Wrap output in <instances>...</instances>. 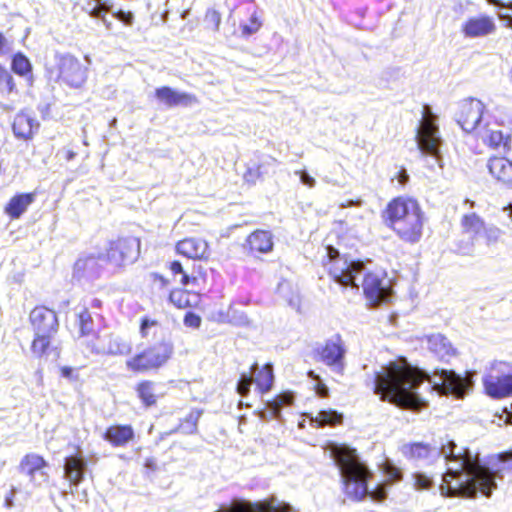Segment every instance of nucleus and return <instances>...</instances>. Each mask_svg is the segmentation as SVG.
Here are the masks:
<instances>
[{
	"mask_svg": "<svg viewBox=\"0 0 512 512\" xmlns=\"http://www.w3.org/2000/svg\"><path fill=\"white\" fill-rule=\"evenodd\" d=\"M16 488L15 487H12L11 490L9 491V493H7L6 497H5V503L7 506H12L13 505V501H14V497L16 495Z\"/></svg>",
	"mask_w": 512,
	"mask_h": 512,
	"instance_id": "5fc2aeb1",
	"label": "nucleus"
},
{
	"mask_svg": "<svg viewBox=\"0 0 512 512\" xmlns=\"http://www.w3.org/2000/svg\"><path fill=\"white\" fill-rule=\"evenodd\" d=\"M112 3L103 0H92L88 3V9L93 17L100 18L109 29L111 23L107 20L105 13L111 11Z\"/></svg>",
	"mask_w": 512,
	"mask_h": 512,
	"instance_id": "72a5a7b5",
	"label": "nucleus"
},
{
	"mask_svg": "<svg viewBox=\"0 0 512 512\" xmlns=\"http://www.w3.org/2000/svg\"><path fill=\"white\" fill-rule=\"evenodd\" d=\"M262 26V22L256 12H253L249 18L248 23L242 24L241 34L243 37H248L255 34Z\"/></svg>",
	"mask_w": 512,
	"mask_h": 512,
	"instance_id": "4c0bfd02",
	"label": "nucleus"
},
{
	"mask_svg": "<svg viewBox=\"0 0 512 512\" xmlns=\"http://www.w3.org/2000/svg\"><path fill=\"white\" fill-rule=\"evenodd\" d=\"M58 79L71 88H81L87 81L88 67L73 55L57 56Z\"/></svg>",
	"mask_w": 512,
	"mask_h": 512,
	"instance_id": "1a4fd4ad",
	"label": "nucleus"
},
{
	"mask_svg": "<svg viewBox=\"0 0 512 512\" xmlns=\"http://www.w3.org/2000/svg\"><path fill=\"white\" fill-rule=\"evenodd\" d=\"M12 70L16 74L24 76L31 71V63L23 54L18 53L13 57Z\"/></svg>",
	"mask_w": 512,
	"mask_h": 512,
	"instance_id": "e433bc0d",
	"label": "nucleus"
},
{
	"mask_svg": "<svg viewBox=\"0 0 512 512\" xmlns=\"http://www.w3.org/2000/svg\"><path fill=\"white\" fill-rule=\"evenodd\" d=\"M140 332L142 337H158L159 341L129 357L125 361V366L133 374L158 371L172 359L173 343L165 337L164 330L158 322H141Z\"/></svg>",
	"mask_w": 512,
	"mask_h": 512,
	"instance_id": "20e7f679",
	"label": "nucleus"
},
{
	"mask_svg": "<svg viewBox=\"0 0 512 512\" xmlns=\"http://www.w3.org/2000/svg\"><path fill=\"white\" fill-rule=\"evenodd\" d=\"M29 320H57V317L54 310L38 306L31 311Z\"/></svg>",
	"mask_w": 512,
	"mask_h": 512,
	"instance_id": "ea45409f",
	"label": "nucleus"
},
{
	"mask_svg": "<svg viewBox=\"0 0 512 512\" xmlns=\"http://www.w3.org/2000/svg\"><path fill=\"white\" fill-rule=\"evenodd\" d=\"M201 415V409H191L185 417L180 419L176 430L183 434H195L198 429V421Z\"/></svg>",
	"mask_w": 512,
	"mask_h": 512,
	"instance_id": "473e14b6",
	"label": "nucleus"
},
{
	"mask_svg": "<svg viewBox=\"0 0 512 512\" xmlns=\"http://www.w3.org/2000/svg\"><path fill=\"white\" fill-rule=\"evenodd\" d=\"M488 144L494 148L502 149L503 152L512 151V134L503 130H491L486 136Z\"/></svg>",
	"mask_w": 512,
	"mask_h": 512,
	"instance_id": "7c9ffc66",
	"label": "nucleus"
},
{
	"mask_svg": "<svg viewBox=\"0 0 512 512\" xmlns=\"http://www.w3.org/2000/svg\"><path fill=\"white\" fill-rule=\"evenodd\" d=\"M345 353L344 342L340 335H336L314 350V358L327 366L343 370Z\"/></svg>",
	"mask_w": 512,
	"mask_h": 512,
	"instance_id": "f8f14e48",
	"label": "nucleus"
},
{
	"mask_svg": "<svg viewBox=\"0 0 512 512\" xmlns=\"http://www.w3.org/2000/svg\"><path fill=\"white\" fill-rule=\"evenodd\" d=\"M58 331V322H52L47 328H38L32 341L31 349L38 356H42L50 346V339Z\"/></svg>",
	"mask_w": 512,
	"mask_h": 512,
	"instance_id": "a878e982",
	"label": "nucleus"
},
{
	"mask_svg": "<svg viewBox=\"0 0 512 512\" xmlns=\"http://www.w3.org/2000/svg\"><path fill=\"white\" fill-rule=\"evenodd\" d=\"M439 380L432 378L416 367L402 362H389L374 376V393L380 396L382 401H387L395 406L411 411H419L425 406V401L419 397L416 389L424 382L432 383L433 388L444 395H454L463 398L467 388L464 378L454 371L441 370L435 373Z\"/></svg>",
	"mask_w": 512,
	"mask_h": 512,
	"instance_id": "f257e3e1",
	"label": "nucleus"
},
{
	"mask_svg": "<svg viewBox=\"0 0 512 512\" xmlns=\"http://www.w3.org/2000/svg\"><path fill=\"white\" fill-rule=\"evenodd\" d=\"M461 223L464 232L473 239L482 234L485 229V222L476 213L464 215Z\"/></svg>",
	"mask_w": 512,
	"mask_h": 512,
	"instance_id": "2f4dec72",
	"label": "nucleus"
},
{
	"mask_svg": "<svg viewBox=\"0 0 512 512\" xmlns=\"http://www.w3.org/2000/svg\"><path fill=\"white\" fill-rule=\"evenodd\" d=\"M419 208L418 202L412 198L398 197L393 199L386 209L391 228L397 225V221H402Z\"/></svg>",
	"mask_w": 512,
	"mask_h": 512,
	"instance_id": "f3484780",
	"label": "nucleus"
},
{
	"mask_svg": "<svg viewBox=\"0 0 512 512\" xmlns=\"http://www.w3.org/2000/svg\"><path fill=\"white\" fill-rule=\"evenodd\" d=\"M372 499L376 501H383L386 499L387 492L383 486H377L374 490L369 491L368 494Z\"/></svg>",
	"mask_w": 512,
	"mask_h": 512,
	"instance_id": "8fccbe9b",
	"label": "nucleus"
},
{
	"mask_svg": "<svg viewBox=\"0 0 512 512\" xmlns=\"http://www.w3.org/2000/svg\"><path fill=\"white\" fill-rule=\"evenodd\" d=\"M384 472L392 481H398L402 478V472L400 468L396 467L391 462H386L384 464Z\"/></svg>",
	"mask_w": 512,
	"mask_h": 512,
	"instance_id": "49530a36",
	"label": "nucleus"
},
{
	"mask_svg": "<svg viewBox=\"0 0 512 512\" xmlns=\"http://www.w3.org/2000/svg\"><path fill=\"white\" fill-rule=\"evenodd\" d=\"M86 461L80 453L65 458L64 472L71 485H79L85 475Z\"/></svg>",
	"mask_w": 512,
	"mask_h": 512,
	"instance_id": "5701e85b",
	"label": "nucleus"
},
{
	"mask_svg": "<svg viewBox=\"0 0 512 512\" xmlns=\"http://www.w3.org/2000/svg\"><path fill=\"white\" fill-rule=\"evenodd\" d=\"M227 317L231 318L232 320H241L243 318V314H240L237 310L233 308H229Z\"/></svg>",
	"mask_w": 512,
	"mask_h": 512,
	"instance_id": "6e6d98bb",
	"label": "nucleus"
},
{
	"mask_svg": "<svg viewBox=\"0 0 512 512\" xmlns=\"http://www.w3.org/2000/svg\"><path fill=\"white\" fill-rule=\"evenodd\" d=\"M94 322H80L79 331L81 337H86L88 343L97 338V331L93 327Z\"/></svg>",
	"mask_w": 512,
	"mask_h": 512,
	"instance_id": "37998d69",
	"label": "nucleus"
},
{
	"mask_svg": "<svg viewBox=\"0 0 512 512\" xmlns=\"http://www.w3.org/2000/svg\"><path fill=\"white\" fill-rule=\"evenodd\" d=\"M140 251V243L136 238H120L109 243L104 259L115 266H123L134 262Z\"/></svg>",
	"mask_w": 512,
	"mask_h": 512,
	"instance_id": "9d476101",
	"label": "nucleus"
},
{
	"mask_svg": "<svg viewBox=\"0 0 512 512\" xmlns=\"http://www.w3.org/2000/svg\"><path fill=\"white\" fill-rule=\"evenodd\" d=\"M183 320L185 321H188V320H201L199 316H196L194 315L193 313L191 312H187L184 317H183Z\"/></svg>",
	"mask_w": 512,
	"mask_h": 512,
	"instance_id": "052dcab7",
	"label": "nucleus"
},
{
	"mask_svg": "<svg viewBox=\"0 0 512 512\" xmlns=\"http://www.w3.org/2000/svg\"><path fill=\"white\" fill-rule=\"evenodd\" d=\"M134 392L145 409L156 407L162 397L157 392V383L151 379H141L134 385Z\"/></svg>",
	"mask_w": 512,
	"mask_h": 512,
	"instance_id": "6ab92c4d",
	"label": "nucleus"
},
{
	"mask_svg": "<svg viewBox=\"0 0 512 512\" xmlns=\"http://www.w3.org/2000/svg\"><path fill=\"white\" fill-rule=\"evenodd\" d=\"M0 84L3 88L6 89L8 93L12 92L14 89V81L11 74L0 66Z\"/></svg>",
	"mask_w": 512,
	"mask_h": 512,
	"instance_id": "a18cd8bd",
	"label": "nucleus"
},
{
	"mask_svg": "<svg viewBox=\"0 0 512 512\" xmlns=\"http://www.w3.org/2000/svg\"><path fill=\"white\" fill-rule=\"evenodd\" d=\"M487 168L492 177L502 185L512 187V162L505 157H491Z\"/></svg>",
	"mask_w": 512,
	"mask_h": 512,
	"instance_id": "412c9836",
	"label": "nucleus"
},
{
	"mask_svg": "<svg viewBox=\"0 0 512 512\" xmlns=\"http://www.w3.org/2000/svg\"><path fill=\"white\" fill-rule=\"evenodd\" d=\"M484 393L492 399L512 396V367L506 362L493 363L482 378Z\"/></svg>",
	"mask_w": 512,
	"mask_h": 512,
	"instance_id": "0eeeda50",
	"label": "nucleus"
},
{
	"mask_svg": "<svg viewBox=\"0 0 512 512\" xmlns=\"http://www.w3.org/2000/svg\"><path fill=\"white\" fill-rule=\"evenodd\" d=\"M308 376L313 379V380H316V381H319L320 380V377L319 375H317L314 371L310 370L308 372Z\"/></svg>",
	"mask_w": 512,
	"mask_h": 512,
	"instance_id": "e2e57ef3",
	"label": "nucleus"
},
{
	"mask_svg": "<svg viewBox=\"0 0 512 512\" xmlns=\"http://www.w3.org/2000/svg\"><path fill=\"white\" fill-rule=\"evenodd\" d=\"M343 414L334 410H320L315 417L311 418V422L315 424L317 428H323L325 426L336 427L343 424Z\"/></svg>",
	"mask_w": 512,
	"mask_h": 512,
	"instance_id": "c756f323",
	"label": "nucleus"
},
{
	"mask_svg": "<svg viewBox=\"0 0 512 512\" xmlns=\"http://www.w3.org/2000/svg\"><path fill=\"white\" fill-rule=\"evenodd\" d=\"M396 234L407 243H417L422 237L423 213L421 208L407 216L392 228Z\"/></svg>",
	"mask_w": 512,
	"mask_h": 512,
	"instance_id": "dca6fc26",
	"label": "nucleus"
},
{
	"mask_svg": "<svg viewBox=\"0 0 512 512\" xmlns=\"http://www.w3.org/2000/svg\"><path fill=\"white\" fill-rule=\"evenodd\" d=\"M257 364H253L250 372H243L238 380L236 391L243 397L250 393V388L253 383L256 385V391L263 395L268 393L273 386L274 374L271 364H265L260 369H256Z\"/></svg>",
	"mask_w": 512,
	"mask_h": 512,
	"instance_id": "6e6552de",
	"label": "nucleus"
},
{
	"mask_svg": "<svg viewBox=\"0 0 512 512\" xmlns=\"http://www.w3.org/2000/svg\"><path fill=\"white\" fill-rule=\"evenodd\" d=\"M278 292L284 298H287L289 305L298 310L299 309V295L297 291H293L291 285L288 282L280 283L278 286Z\"/></svg>",
	"mask_w": 512,
	"mask_h": 512,
	"instance_id": "c9c22d12",
	"label": "nucleus"
},
{
	"mask_svg": "<svg viewBox=\"0 0 512 512\" xmlns=\"http://www.w3.org/2000/svg\"><path fill=\"white\" fill-rule=\"evenodd\" d=\"M397 180L401 185H405L409 181V175L405 169L398 172Z\"/></svg>",
	"mask_w": 512,
	"mask_h": 512,
	"instance_id": "864d4df0",
	"label": "nucleus"
},
{
	"mask_svg": "<svg viewBox=\"0 0 512 512\" xmlns=\"http://www.w3.org/2000/svg\"><path fill=\"white\" fill-rule=\"evenodd\" d=\"M325 252L327 261L324 265L335 282L357 292L361 285L367 301L372 305L388 300L391 289L383 272L366 271L363 262L342 257L332 246H326Z\"/></svg>",
	"mask_w": 512,
	"mask_h": 512,
	"instance_id": "f03ea898",
	"label": "nucleus"
},
{
	"mask_svg": "<svg viewBox=\"0 0 512 512\" xmlns=\"http://www.w3.org/2000/svg\"><path fill=\"white\" fill-rule=\"evenodd\" d=\"M61 375L67 378L72 377L73 369L68 366H64L60 369Z\"/></svg>",
	"mask_w": 512,
	"mask_h": 512,
	"instance_id": "4d7b16f0",
	"label": "nucleus"
},
{
	"mask_svg": "<svg viewBox=\"0 0 512 512\" xmlns=\"http://www.w3.org/2000/svg\"><path fill=\"white\" fill-rule=\"evenodd\" d=\"M5 43H6V39L4 38V36L0 33V53H2L3 51V48L5 46Z\"/></svg>",
	"mask_w": 512,
	"mask_h": 512,
	"instance_id": "0e129e2a",
	"label": "nucleus"
},
{
	"mask_svg": "<svg viewBox=\"0 0 512 512\" xmlns=\"http://www.w3.org/2000/svg\"><path fill=\"white\" fill-rule=\"evenodd\" d=\"M353 205H360V201L347 200V201L342 202V203L340 204V206H341L342 208L350 207V206H353Z\"/></svg>",
	"mask_w": 512,
	"mask_h": 512,
	"instance_id": "bf43d9fd",
	"label": "nucleus"
},
{
	"mask_svg": "<svg viewBox=\"0 0 512 512\" xmlns=\"http://www.w3.org/2000/svg\"><path fill=\"white\" fill-rule=\"evenodd\" d=\"M436 116L429 107L423 109V116L416 129L415 139L422 154L432 156L435 164L442 167L440 157L441 137L438 126L435 124Z\"/></svg>",
	"mask_w": 512,
	"mask_h": 512,
	"instance_id": "423d86ee",
	"label": "nucleus"
},
{
	"mask_svg": "<svg viewBox=\"0 0 512 512\" xmlns=\"http://www.w3.org/2000/svg\"><path fill=\"white\" fill-rule=\"evenodd\" d=\"M155 96L160 102L168 107H174L180 104L192 105L197 102V99L194 95L185 92H179L168 86L157 88L155 90Z\"/></svg>",
	"mask_w": 512,
	"mask_h": 512,
	"instance_id": "4be33fe9",
	"label": "nucleus"
},
{
	"mask_svg": "<svg viewBox=\"0 0 512 512\" xmlns=\"http://www.w3.org/2000/svg\"><path fill=\"white\" fill-rule=\"evenodd\" d=\"M176 251L189 259L202 260L208 258L209 245L202 238H185L177 242Z\"/></svg>",
	"mask_w": 512,
	"mask_h": 512,
	"instance_id": "a211bd4d",
	"label": "nucleus"
},
{
	"mask_svg": "<svg viewBox=\"0 0 512 512\" xmlns=\"http://www.w3.org/2000/svg\"><path fill=\"white\" fill-rule=\"evenodd\" d=\"M434 448L425 442H410L402 446L401 452L408 460L418 461L428 458Z\"/></svg>",
	"mask_w": 512,
	"mask_h": 512,
	"instance_id": "bb28decb",
	"label": "nucleus"
},
{
	"mask_svg": "<svg viewBox=\"0 0 512 512\" xmlns=\"http://www.w3.org/2000/svg\"><path fill=\"white\" fill-rule=\"evenodd\" d=\"M34 193H20L13 196L6 204L4 211L12 219H18L34 202Z\"/></svg>",
	"mask_w": 512,
	"mask_h": 512,
	"instance_id": "b1692460",
	"label": "nucleus"
},
{
	"mask_svg": "<svg viewBox=\"0 0 512 512\" xmlns=\"http://www.w3.org/2000/svg\"><path fill=\"white\" fill-rule=\"evenodd\" d=\"M495 31V20L487 14L468 17L461 25L462 35L469 39L484 38L495 33Z\"/></svg>",
	"mask_w": 512,
	"mask_h": 512,
	"instance_id": "4468645a",
	"label": "nucleus"
},
{
	"mask_svg": "<svg viewBox=\"0 0 512 512\" xmlns=\"http://www.w3.org/2000/svg\"><path fill=\"white\" fill-rule=\"evenodd\" d=\"M135 438V431L130 424H113L108 426L103 439L113 447H124Z\"/></svg>",
	"mask_w": 512,
	"mask_h": 512,
	"instance_id": "aec40b11",
	"label": "nucleus"
},
{
	"mask_svg": "<svg viewBox=\"0 0 512 512\" xmlns=\"http://www.w3.org/2000/svg\"><path fill=\"white\" fill-rule=\"evenodd\" d=\"M291 396H282V397H278L274 400V406L275 408H278V406H280L282 403L284 402H289Z\"/></svg>",
	"mask_w": 512,
	"mask_h": 512,
	"instance_id": "13d9d810",
	"label": "nucleus"
},
{
	"mask_svg": "<svg viewBox=\"0 0 512 512\" xmlns=\"http://www.w3.org/2000/svg\"><path fill=\"white\" fill-rule=\"evenodd\" d=\"M489 4L499 8L498 17L506 27L512 29V1L504 3L500 0H486Z\"/></svg>",
	"mask_w": 512,
	"mask_h": 512,
	"instance_id": "f704fd0d",
	"label": "nucleus"
},
{
	"mask_svg": "<svg viewBox=\"0 0 512 512\" xmlns=\"http://www.w3.org/2000/svg\"><path fill=\"white\" fill-rule=\"evenodd\" d=\"M75 152L73 151H68L67 153V160H72L74 157H75Z\"/></svg>",
	"mask_w": 512,
	"mask_h": 512,
	"instance_id": "69168bd1",
	"label": "nucleus"
},
{
	"mask_svg": "<svg viewBox=\"0 0 512 512\" xmlns=\"http://www.w3.org/2000/svg\"><path fill=\"white\" fill-rule=\"evenodd\" d=\"M18 471L20 474L27 477L29 482L34 486H39L37 478H42L47 481L49 479L48 470L50 468L49 461L37 452L25 453L18 464Z\"/></svg>",
	"mask_w": 512,
	"mask_h": 512,
	"instance_id": "9b49d317",
	"label": "nucleus"
},
{
	"mask_svg": "<svg viewBox=\"0 0 512 512\" xmlns=\"http://www.w3.org/2000/svg\"><path fill=\"white\" fill-rule=\"evenodd\" d=\"M482 233L484 234L488 244L495 243L499 240L502 235V230L495 225H485Z\"/></svg>",
	"mask_w": 512,
	"mask_h": 512,
	"instance_id": "a19ab883",
	"label": "nucleus"
},
{
	"mask_svg": "<svg viewBox=\"0 0 512 512\" xmlns=\"http://www.w3.org/2000/svg\"><path fill=\"white\" fill-rule=\"evenodd\" d=\"M396 234L407 243H417L422 237L423 213L421 208L407 216L392 228Z\"/></svg>",
	"mask_w": 512,
	"mask_h": 512,
	"instance_id": "2eb2a0df",
	"label": "nucleus"
},
{
	"mask_svg": "<svg viewBox=\"0 0 512 512\" xmlns=\"http://www.w3.org/2000/svg\"><path fill=\"white\" fill-rule=\"evenodd\" d=\"M39 127V123L28 113H18L13 122V132L16 137L29 139L35 130Z\"/></svg>",
	"mask_w": 512,
	"mask_h": 512,
	"instance_id": "393cba45",
	"label": "nucleus"
},
{
	"mask_svg": "<svg viewBox=\"0 0 512 512\" xmlns=\"http://www.w3.org/2000/svg\"><path fill=\"white\" fill-rule=\"evenodd\" d=\"M315 393L320 398H327L329 396V389L323 382H318L314 386Z\"/></svg>",
	"mask_w": 512,
	"mask_h": 512,
	"instance_id": "603ef678",
	"label": "nucleus"
},
{
	"mask_svg": "<svg viewBox=\"0 0 512 512\" xmlns=\"http://www.w3.org/2000/svg\"><path fill=\"white\" fill-rule=\"evenodd\" d=\"M295 174L299 175L300 181L303 185H305L309 188H313L315 186L316 180L314 179V177L309 175L306 171H304V170L295 171Z\"/></svg>",
	"mask_w": 512,
	"mask_h": 512,
	"instance_id": "09e8293b",
	"label": "nucleus"
},
{
	"mask_svg": "<svg viewBox=\"0 0 512 512\" xmlns=\"http://www.w3.org/2000/svg\"><path fill=\"white\" fill-rule=\"evenodd\" d=\"M413 479L417 489H429L433 484L432 478L424 473H414Z\"/></svg>",
	"mask_w": 512,
	"mask_h": 512,
	"instance_id": "79ce46f5",
	"label": "nucleus"
},
{
	"mask_svg": "<svg viewBox=\"0 0 512 512\" xmlns=\"http://www.w3.org/2000/svg\"><path fill=\"white\" fill-rule=\"evenodd\" d=\"M170 270L172 272V274L174 275V277H177L179 276V279L178 281L182 284V285H188L190 284L192 281H195L196 278L195 277H190L188 275V273L185 271V269L183 268V265L179 262V261H172L170 263Z\"/></svg>",
	"mask_w": 512,
	"mask_h": 512,
	"instance_id": "58836bf2",
	"label": "nucleus"
},
{
	"mask_svg": "<svg viewBox=\"0 0 512 512\" xmlns=\"http://www.w3.org/2000/svg\"><path fill=\"white\" fill-rule=\"evenodd\" d=\"M205 20H206V22H208L209 24H211L213 26V29L215 31L219 30V26L221 23V15L217 10L209 9L206 12Z\"/></svg>",
	"mask_w": 512,
	"mask_h": 512,
	"instance_id": "de8ad7c7",
	"label": "nucleus"
},
{
	"mask_svg": "<svg viewBox=\"0 0 512 512\" xmlns=\"http://www.w3.org/2000/svg\"><path fill=\"white\" fill-rule=\"evenodd\" d=\"M248 244L252 251L267 253L273 248V236L270 231L257 230L248 237Z\"/></svg>",
	"mask_w": 512,
	"mask_h": 512,
	"instance_id": "cd10ccee",
	"label": "nucleus"
},
{
	"mask_svg": "<svg viewBox=\"0 0 512 512\" xmlns=\"http://www.w3.org/2000/svg\"><path fill=\"white\" fill-rule=\"evenodd\" d=\"M503 211L507 213L508 217L512 220V203L508 204L503 208Z\"/></svg>",
	"mask_w": 512,
	"mask_h": 512,
	"instance_id": "680f3d73",
	"label": "nucleus"
},
{
	"mask_svg": "<svg viewBox=\"0 0 512 512\" xmlns=\"http://www.w3.org/2000/svg\"><path fill=\"white\" fill-rule=\"evenodd\" d=\"M484 112V104L478 99H465L459 104L456 115L457 123L466 132H472L480 123Z\"/></svg>",
	"mask_w": 512,
	"mask_h": 512,
	"instance_id": "ddd939ff",
	"label": "nucleus"
},
{
	"mask_svg": "<svg viewBox=\"0 0 512 512\" xmlns=\"http://www.w3.org/2000/svg\"><path fill=\"white\" fill-rule=\"evenodd\" d=\"M331 455L339 467L346 496L356 502L362 501L368 494V484L373 473L360 460L354 448L344 445L333 446Z\"/></svg>",
	"mask_w": 512,
	"mask_h": 512,
	"instance_id": "39448f33",
	"label": "nucleus"
},
{
	"mask_svg": "<svg viewBox=\"0 0 512 512\" xmlns=\"http://www.w3.org/2000/svg\"><path fill=\"white\" fill-rule=\"evenodd\" d=\"M113 15L121 22L131 25L133 21V14L131 12H125L123 10H118L113 13Z\"/></svg>",
	"mask_w": 512,
	"mask_h": 512,
	"instance_id": "3c124183",
	"label": "nucleus"
},
{
	"mask_svg": "<svg viewBox=\"0 0 512 512\" xmlns=\"http://www.w3.org/2000/svg\"><path fill=\"white\" fill-rule=\"evenodd\" d=\"M188 323H189L191 326L196 327V328H197V327H199V324H200V322H199V321H196V322H188Z\"/></svg>",
	"mask_w": 512,
	"mask_h": 512,
	"instance_id": "338daca9",
	"label": "nucleus"
},
{
	"mask_svg": "<svg viewBox=\"0 0 512 512\" xmlns=\"http://www.w3.org/2000/svg\"><path fill=\"white\" fill-rule=\"evenodd\" d=\"M170 300L177 307L182 308L188 304V295L185 291L174 290L170 294Z\"/></svg>",
	"mask_w": 512,
	"mask_h": 512,
	"instance_id": "c03bdc74",
	"label": "nucleus"
},
{
	"mask_svg": "<svg viewBox=\"0 0 512 512\" xmlns=\"http://www.w3.org/2000/svg\"><path fill=\"white\" fill-rule=\"evenodd\" d=\"M100 259H104L102 254L81 255L74 264V273L79 277L94 274Z\"/></svg>",
	"mask_w": 512,
	"mask_h": 512,
	"instance_id": "c85d7f7f",
	"label": "nucleus"
},
{
	"mask_svg": "<svg viewBox=\"0 0 512 512\" xmlns=\"http://www.w3.org/2000/svg\"><path fill=\"white\" fill-rule=\"evenodd\" d=\"M85 59L87 60L88 63H90V59L88 56H85Z\"/></svg>",
	"mask_w": 512,
	"mask_h": 512,
	"instance_id": "774afa93",
	"label": "nucleus"
},
{
	"mask_svg": "<svg viewBox=\"0 0 512 512\" xmlns=\"http://www.w3.org/2000/svg\"><path fill=\"white\" fill-rule=\"evenodd\" d=\"M494 488V473L468 453L463 455L459 468L448 469L443 474L440 485L442 495L462 498H475L478 491L489 497Z\"/></svg>",
	"mask_w": 512,
	"mask_h": 512,
	"instance_id": "7ed1b4c3",
	"label": "nucleus"
}]
</instances>
